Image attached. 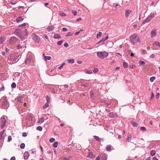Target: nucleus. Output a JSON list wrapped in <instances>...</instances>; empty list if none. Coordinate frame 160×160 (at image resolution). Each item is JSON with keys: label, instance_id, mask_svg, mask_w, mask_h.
I'll use <instances>...</instances> for the list:
<instances>
[{"label": "nucleus", "instance_id": "54", "mask_svg": "<svg viewBox=\"0 0 160 160\" xmlns=\"http://www.w3.org/2000/svg\"><path fill=\"white\" fill-rule=\"evenodd\" d=\"M83 85L84 86V87H87L89 85V84L88 83H85Z\"/></svg>", "mask_w": 160, "mask_h": 160}, {"label": "nucleus", "instance_id": "57", "mask_svg": "<svg viewBox=\"0 0 160 160\" xmlns=\"http://www.w3.org/2000/svg\"><path fill=\"white\" fill-rule=\"evenodd\" d=\"M62 30L63 32H66L67 31V29L66 28H62Z\"/></svg>", "mask_w": 160, "mask_h": 160}, {"label": "nucleus", "instance_id": "21", "mask_svg": "<svg viewBox=\"0 0 160 160\" xmlns=\"http://www.w3.org/2000/svg\"><path fill=\"white\" fill-rule=\"evenodd\" d=\"M153 46L154 47L158 46L159 47H160V43L159 42L156 41L153 44Z\"/></svg>", "mask_w": 160, "mask_h": 160}, {"label": "nucleus", "instance_id": "64", "mask_svg": "<svg viewBox=\"0 0 160 160\" xmlns=\"http://www.w3.org/2000/svg\"><path fill=\"white\" fill-rule=\"evenodd\" d=\"M152 160H158V159L155 157L153 158Z\"/></svg>", "mask_w": 160, "mask_h": 160}, {"label": "nucleus", "instance_id": "31", "mask_svg": "<svg viewBox=\"0 0 160 160\" xmlns=\"http://www.w3.org/2000/svg\"><path fill=\"white\" fill-rule=\"evenodd\" d=\"M111 149V147L109 145H108L106 147V150L108 151H109Z\"/></svg>", "mask_w": 160, "mask_h": 160}, {"label": "nucleus", "instance_id": "35", "mask_svg": "<svg viewBox=\"0 0 160 160\" xmlns=\"http://www.w3.org/2000/svg\"><path fill=\"white\" fill-rule=\"evenodd\" d=\"M37 129L39 131H41L42 130V128L41 126H39L37 127Z\"/></svg>", "mask_w": 160, "mask_h": 160}, {"label": "nucleus", "instance_id": "42", "mask_svg": "<svg viewBox=\"0 0 160 160\" xmlns=\"http://www.w3.org/2000/svg\"><path fill=\"white\" fill-rule=\"evenodd\" d=\"M55 141V138H51L49 139V141L50 142H52Z\"/></svg>", "mask_w": 160, "mask_h": 160}, {"label": "nucleus", "instance_id": "9", "mask_svg": "<svg viewBox=\"0 0 160 160\" xmlns=\"http://www.w3.org/2000/svg\"><path fill=\"white\" fill-rule=\"evenodd\" d=\"M32 58V56H29L27 58H26L25 62L26 64H28L30 62L31 59Z\"/></svg>", "mask_w": 160, "mask_h": 160}, {"label": "nucleus", "instance_id": "7", "mask_svg": "<svg viewBox=\"0 0 160 160\" xmlns=\"http://www.w3.org/2000/svg\"><path fill=\"white\" fill-rule=\"evenodd\" d=\"M17 41V38L15 37H11L9 40L11 44L15 43Z\"/></svg>", "mask_w": 160, "mask_h": 160}, {"label": "nucleus", "instance_id": "39", "mask_svg": "<svg viewBox=\"0 0 160 160\" xmlns=\"http://www.w3.org/2000/svg\"><path fill=\"white\" fill-rule=\"evenodd\" d=\"M139 63L140 65H142L143 64H145V62L142 61H140L139 62Z\"/></svg>", "mask_w": 160, "mask_h": 160}, {"label": "nucleus", "instance_id": "15", "mask_svg": "<svg viewBox=\"0 0 160 160\" xmlns=\"http://www.w3.org/2000/svg\"><path fill=\"white\" fill-rule=\"evenodd\" d=\"M45 120V119L43 117H42L41 118H39L38 121V122L39 123H42L44 122Z\"/></svg>", "mask_w": 160, "mask_h": 160}, {"label": "nucleus", "instance_id": "58", "mask_svg": "<svg viewBox=\"0 0 160 160\" xmlns=\"http://www.w3.org/2000/svg\"><path fill=\"white\" fill-rule=\"evenodd\" d=\"M102 160H106V156L105 155H102Z\"/></svg>", "mask_w": 160, "mask_h": 160}, {"label": "nucleus", "instance_id": "4", "mask_svg": "<svg viewBox=\"0 0 160 160\" xmlns=\"http://www.w3.org/2000/svg\"><path fill=\"white\" fill-rule=\"evenodd\" d=\"M2 100V107L3 108L6 109L8 106L7 99L6 97H3Z\"/></svg>", "mask_w": 160, "mask_h": 160}, {"label": "nucleus", "instance_id": "11", "mask_svg": "<svg viewBox=\"0 0 160 160\" xmlns=\"http://www.w3.org/2000/svg\"><path fill=\"white\" fill-rule=\"evenodd\" d=\"M21 31L19 29H17L16 30L14 31V33L16 35H17L18 36H19L20 38H21V37H20L21 36Z\"/></svg>", "mask_w": 160, "mask_h": 160}, {"label": "nucleus", "instance_id": "38", "mask_svg": "<svg viewBox=\"0 0 160 160\" xmlns=\"http://www.w3.org/2000/svg\"><path fill=\"white\" fill-rule=\"evenodd\" d=\"M23 34H25V36H27V35H28V31L27 30V29H25L24 30L23 32Z\"/></svg>", "mask_w": 160, "mask_h": 160}, {"label": "nucleus", "instance_id": "18", "mask_svg": "<svg viewBox=\"0 0 160 160\" xmlns=\"http://www.w3.org/2000/svg\"><path fill=\"white\" fill-rule=\"evenodd\" d=\"M23 19L22 17L20 16L18 17L16 19V21L17 22H20L23 21Z\"/></svg>", "mask_w": 160, "mask_h": 160}, {"label": "nucleus", "instance_id": "46", "mask_svg": "<svg viewBox=\"0 0 160 160\" xmlns=\"http://www.w3.org/2000/svg\"><path fill=\"white\" fill-rule=\"evenodd\" d=\"M108 38V35H107V36L105 38H103L102 39V41H103V42L107 40Z\"/></svg>", "mask_w": 160, "mask_h": 160}, {"label": "nucleus", "instance_id": "60", "mask_svg": "<svg viewBox=\"0 0 160 160\" xmlns=\"http://www.w3.org/2000/svg\"><path fill=\"white\" fill-rule=\"evenodd\" d=\"M82 20V18H77L76 20L77 22H79Z\"/></svg>", "mask_w": 160, "mask_h": 160}, {"label": "nucleus", "instance_id": "16", "mask_svg": "<svg viewBox=\"0 0 160 160\" xmlns=\"http://www.w3.org/2000/svg\"><path fill=\"white\" fill-rule=\"evenodd\" d=\"M94 137L95 139L96 140H97V141H98V142H101V141H103V138H100L98 137L97 136H94Z\"/></svg>", "mask_w": 160, "mask_h": 160}, {"label": "nucleus", "instance_id": "12", "mask_svg": "<svg viewBox=\"0 0 160 160\" xmlns=\"http://www.w3.org/2000/svg\"><path fill=\"white\" fill-rule=\"evenodd\" d=\"M132 12L130 10H126L125 11V16L126 18H128L130 13Z\"/></svg>", "mask_w": 160, "mask_h": 160}, {"label": "nucleus", "instance_id": "32", "mask_svg": "<svg viewBox=\"0 0 160 160\" xmlns=\"http://www.w3.org/2000/svg\"><path fill=\"white\" fill-rule=\"evenodd\" d=\"M155 77H152L150 78V80L151 82H153L155 80Z\"/></svg>", "mask_w": 160, "mask_h": 160}, {"label": "nucleus", "instance_id": "52", "mask_svg": "<svg viewBox=\"0 0 160 160\" xmlns=\"http://www.w3.org/2000/svg\"><path fill=\"white\" fill-rule=\"evenodd\" d=\"M72 13L74 15H76L77 13V12L76 11H72Z\"/></svg>", "mask_w": 160, "mask_h": 160}, {"label": "nucleus", "instance_id": "45", "mask_svg": "<svg viewBox=\"0 0 160 160\" xmlns=\"http://www.w3.org/2000/svg\"><path fill=\"white\" fill-rule=\"evenodd\" d=\"M116 55L118 56V57L119 58H121L122 57V55L119 53H116Z\"/></svg>", "mask_w": 160, "mask_h": 160}, {"label": "nucleus", "instance_id": "5", "mask_svg": "<svg viewBox=\"0 0 160 160\" xmlns=\"http://www.w3.org/2000/svg\"><path fill=\"white\" fill-rule=\"evenodd\" d=\"M6 121L4 118H1L0 122H1L0 125L2 129L5 126Z\"/></svg>", "mask_w": 160, "mask_h": 160}, {"label": "nucleus", "instance_id": "40", "mask_svg": "<svg viewBox=\"0 0 160 160\" xmlns=\"http://www.w3.org/2000/svg\"><path fill=\"white\" fill-rule=\"evenodd\" d=\"M48 106V102L46 103L43 106V108L44 109H45Z\"/></svg>", "mask_w": 160, "mask_h": 160}, {"label": "nucleus", "instance_id": "41", "mask_svg": "<svg viewBox=\"0 0 160 160\" xmlns=\"http://www.w3.org/2000/svg\"><path fill=\"white\" fill-rule=\"evenodd\" d=\"M98 71V68H94V69L93 70V71L94 73H96Z\"/></svg>", "mask_w": 160, "mask_h": 160}, {"label": "nucleus", "instance_id": "24", "mask_svg": "<svg viewBox=\"0 0 160 160\" xmlns=\"http://www.w3.org/2000/svg\"><path fill=\"white\" fill-rule=\"evenodd\" d=\"M23 100V98L22 97H20L18 98V101L20 103L22 102Z\"/></svg>", "mask_w": 160, "mask_h": 160}, {"label": "nucleus", "instance_id": "26", "mask_svg": "<svg viewBox=\"0 0 160 160\" xmlns=\"http://www.w3.org/2000/svg\"><path fill=\"white\" fill-rule=\"evenodd\" d=\"M84 72L88 74H91L92 73V71L91 70H90L88 71V70H85Z\"/></svg>", "mask_w": 160, "mask_h": 160}, {"label": "nucleus", "instance_id": "30", "mask_svg": "<svg viewBox=\"0 0 160 160\" xmlns=\"http://www.w3.org/2000/svg\"><path fill=\"white\" fill-rule=\"evenodd\" d=\"M155 150H152L150 152L151 155L152 156H154L155 154Z\"/></svg>", "mask_w": 160, "mask_h": 160}, {"label": "nucleus", "instance_id": "17", "mask_svg": "<svg viewBox=\"0 0 160 160\" xmlns=\"http://www.w3.org/2000/svg\"><path fill=\"white\" fill-rule=\"evenodd\" d=\"M151 37L152 38H153L156 35V33L155 30H153L151 31Z\"/></svg>", "mask_w": 160, "mask_h": 160}, {"label": "nucleus", "instance_id": "19", "mask_svg": "<svg viewBox=\"0 0 160 160\" xmlns=\"http://www.w3.org/2000/svg\"><path fill=\"white\" fill-rule=\"evenodd\" d=\"M132 138V136L130 134H128L127 137L126 139V140L128 142H130Z\"/></svg>", "mask_w": 160, "mask_h": 160}, {"label": "nucleus", "instance_id": "44", "mask_svg": "<svg viewBox=\"0 0 160 160\" xmlns=\"http://www.w3.org/2000/svg\"><path fill=\"white\" fill-rule=\"evenodd\" d=\"M12 139V138L11 136H9L8 137V142H10Z\"/></svg>", "mask_w": 160, "mask_h": 160}, {"label": "nucleus", "instance_id": "27", "mask_svg": "<svg viewBox=\"0 0 160 160\" xmlns=\"http://www.w3.org/2000/svg\"><path fill=\"white\" fill-rule=\"evenodd\" d=\"M68 62L69 63L73 64L74 62V60L73 59H70L68 60Z\"/></svg>", "mask_w": 160, "mask_h": 160}, {"label": "nucleus", "instance_id": "51", "mask_svg": "<svg viewBox=\"0 0 160 160\" xmlns=\"http://www.w3.org/2000/svg\"><path fill=\"white\" fill-rule=\"evenodd\" d=\"M22 136L23 137H26L27 136V134L26 132H24L22 133Z\"/></svg>", "mask_w": 160, "mask_h": 160}, {"label": "nucleus", "instance_id": "10", "mask_svg": "<svg viewBox=\"0 0 160 160\" xmlns=\"http://www.w3.org/2000/svg\"><path fill=\"white\" fill-rule=\"evenodd\" d=\"M29 156V154L28 152H25L23 155V158L24 159H27L28 158Z\"/></svg>", "mask_w": 160, "mask_h": 160}, {"label": "nucleus", "instance_id": "62", "mask_svg": "<svg viewBox=\"0 0 160 160\" xmlns=\"http://www.w3.org/2000/svg\"><path fill=\"white\" fill-rule=\"evenodd\" d=\"M10 160H16V158L15 157H11V158L10 159Z\"/></svg>", "mask_w": 160, "mask_h": 160}, {"label": "nucleus", "instance_id": "29", "mask_svg": "<svg viewBox=\"0 0 160 160\" xmlns=\"http://www.w3.org/2000/svg\"><path fill=\"white\" fill-rule=\"evenodd\" d=\"M73 34V33L72 32H68L67 34L65 37L71 36Z\"/></svg>", "mask_w": 160, "mask_h": 160}, {"label": "nucleus", "instance_id": "22", "mask_svg": "<svg viewBox=\"0 0 160 160\" xmlns=\"http://www.w3.org/2000/svg\"><path fill=\"white\" fill-rule=\"evenodd\" d=\"M61 37V35L58 34H54V38L56 39L60 38Z\"/></svg>", "mask_w": 160, "mask_h": 160}, {"label": "nucleus", "instance_id": "48", "mask_svg": "<svg viewBox=\"0 0 160 160\" xmlns=\"http://www.w3.org/2000/svg\"><path fill=\"white\" fill-rule=\"evenodd\" d=\"M3 42V40L2 37H1L0 38V44L2 43Z\"/></svg>", "mask_w": 160, "mask_h": 160}, {"label": "nucleus", "instance_id": "61", "mask_svg": "<svg viewBox=\"0 0 160 160\" xmlns=\"http://www.w3.org/2000/svg\"><path fill=\"white\" fill-rule=\"evenodd\" d=\"M105 102V99H103L101 100V102L102 103H104Z\"/></svg>", "mask_w": 160, "mask_h": 160}, {"label": "nucleus", "instance_id": "59", "mask_svg": "<svg viewBox=\"0 0 160 160\" xmlns=\"http://www.w3.org/2000/svg\"><path fill=\"white\" fill-rule=\"evenodd\" d=\"M155 57V55L154 54H151L150 56V58H153Z\"/></svg>", "mask_w": 160, "mask_h": 160}, {"label": "nucleus", "instance_id": "49", "mask_svg": "<svg viewBox=\"0 0 160 160\" xmlns=\"http://www.w3.org/2000/svg\"><path fill=\"white\" fill-rule=\"evenodd\" d=\"M140 129L143 131H145L146 130L145 128L144 127H141L140 128Z\"/></svg>", "mask_w": 160, "mask_h": 160}, {"label": "nucleus", "instance_id": "20", "mask_svg": "<svg viewBox=\"0 0 160 160\" xmlns=\"http://www.w3.org/2000/svg\"><path fill=\"white\" fill-rule=\"evenodd\" d=\"M131 122L132 125L134 127H137L138 126V124L133 121H131Z\"/></svg>", "mask_w": 160, "mask_h": 160}, {"label": "nucleus", "instance_id": "14", "mask_svg": "<svg viewBox=\"0 0 160 160\" xmlns=\"http://www.w3.org/2000/svg\"><path fill=\"white\" fill-rule=\"evenodd\" d=\"M87 157L90 158H94L95 156L93 154L92 152H90L89 153Z\"/></svg>", "mask_w": 160, "mask_h": 160}, {"label": "nucleus", "instance_id": "53", "mask_svg": "<svg viewBox=\"0 0 160 160\" xmlns=\"http://www.w3.org/2000/svg\"><path fill=\"white\" fill-rule=\"evenodd\" d=\"M64 46L65 47H67L69 46V45L67 43H66L64 44Z\"/></svg>", "mask_w": 160, "mask_h": 160}, {"label": "nucleus", "instance_id": "13", "mask_svg": "<svg viewBox=\"0 0 160 160\" xmlns=\"http://www.w3.org/2000/svg\"><path fill=\"white\" fill-rule=\"evenodd\" d=\"M43 59L46 61H47V60H50L51 58L50 56H45L44 53L43 54Z\"/></svg>", "mask_w": 160, "mask_h": 160}, {"label": "nucleus", "instance_id": "63", "mask_svg": "<svg viewBox=\"0 0 160 160\" xmlns=\"http://www.w3.org/2000/svg\"><path fill=\"white\" fill-rule=\"evenodd\" d=\"M109 116L110 117H113L114 116H113V113H111L109 114Z\"/></svg>", "mask_w": 160, "mask_h": 160}, {"label": "nucleus", "instance_id": "1", "mask_svg": "<svg viewBox=\"0 0 160 160\" xmlns=\"http://www.w3.org/2000/svg\"><path fill=\"white\" fill-rule=\"evenodd\" d=\"M139 40L138 35L136 33L132 34L130 37V41L133 43H137L139 41Z\"/></svg>", "mask_w": 160, "mask_h": 160}, {"label": "nucleus", "instance_id": "33", "mask_svg": "<svg viewBox=\"0 0 160 160\" xmlns=\"http://www.w3.org/2000/svg\"><path fill=\"white\" fill-rule=\"evenodd\" d=\"M123 67L124 68H127L128 67V63L126 62H123Z\"/></svg>", "mask_w": 160, "mask_h": 160}, {"label": "nucleus", "instance_id": "43", "mask_svg": "<svg viewBox=\"0 0 160 160\" xmlns=\"http://www.w3.org/2000/svg\"><path fill=\"white\" fill-rule=\"evenodd\" d=\"M63 42V41L62 40H61L60 41H59L57 42V44L59 45H60L62 44V43Z\"/></svg>", "mask_w": 160, "mask_h": 160}, {"label": "nucleus", "instance_id": "55", "mask_svg": "<svg viewBox=\"0 0 160 160\" xmlns=\"http://www.w3.org/2000/svg\"><path fill=\"white\" fill-rule=\"evenodd\" d=\"M22 48V47L20 45H18L17 46V48L18 49H21Z\"/></svg>", "mask_w": 160, "mask_h": 160}, {"label": "nucleus", "instance_id": "50", "mask_svg": "<svg viewBox=\"0 0 160 160\" xmlns=\"http://www.w3.org/2000/svg\"><path fill=\"white\" fill-rule=\"evenodd\" d=\"M160 94L159 92L157 93L156 95V98L157 99H158L159 97Z\"/></svg>", "mask_w": 160, "mask_h": 160}, {"label": "nucleus", "instance_id": "47", "mask_svg": "<svg viewBox=\"0 0 160 160\" xmlns=\"http://www.w3.org/2000/svg\"><path fill=\"white\" fill-rule=\"evenodd\" d=\"M154 97V95L152 92H151V97L150 98L151 100H152Z\"/></svg>", "mask_w": 160, "mask_h": 160}, {"label": "nucleus", "instance_id": "23", "mask_svg": "<svg viewBox=\"0 0 160 160\" xmlns=\"http://www.w3.org/2000/svg\"><path fill=\"white\" fill-rule=\"evenodd\" d=\"M54 27L52 26L48 27L47 28V30L48 32H50L53 30Z\"/></svg>", "mask_w": 160, "mask_h": 160}, {"label": "nucleus", "instance_id": "37", "mask_svg": "<svg viewBox=\"0 0 160 160\" xmlns=\"http://www.w3.org/2000/svg\"><path fill=\"white\" fill-rule=\"evenodd\" d=\"M16 86V85L15 82H13L11 84V87L12 88H14Z\"/></svg>", "mask_w": 160, "mask_h": 160}, {"label": "nucleus", "instance_id": "3", "mask_svg": "<svg viewBox=\"0 0 160 160\" xmlns=\"http://www.w3.org/2000/svg\"><path fill=\"white\" fill-rule=\"evenodd\" d=\"M156 14V13H151L148 16V18H147L146 19L144 20L143 22V24H144L148 22L151 20L152 18L154 17L155 15Z\"/></svg>", "mask_w": 160, "mask_h": 160}, {"label": "nucleus", "instance_id": "2", "mask_svg": "<svg viewBox=\"0 0 160 160\" xmlns=\"http://www.w3.org/2000/svg\"><path fill=\"white\" fill-rule=\"evenodd\" d=\"M108 52L106 51L98 52H97V56L101 59L107 57L108 56Z\"/></svg>", "mask_w": 160, "mask_h": 160}, {"label": "nucleus", "instance_id": "25", "mask_svg": "<svg viewBox=\"0 0 160 160\" xmlns=\"http://www.w3.org/2000/svg\"><path fill=\"white\" fill-rule=\"evenodd\" d=\"M59 15L61 17H63L66 16V14L62 11H60L59 12Z\"/></svg>", "mask_w": 160, "mask_h": 160}, {"label": "nucleus", "instance_id": "56", "mask_svg": "<svg viewBox=\"0 0 160 160\" xmlns=\"http://www.w3.org/2000/svg\"><path fill=\"white\" fill-rule=\"evenodd\" d=\"M50 100V98L48 96H47V101L48 102H49Z\"/></svg>", "mask_w": 160, "mask_h": 160}, {"label": "nucleus", "instance_id": "28", "mask_svg": "<svg viewBox=\"0 0 160 160\" xmlns=\"http://www.w3.org/2000/svg\"><path fill=\"white\" fill-rule=\"evenodd\" d=\"M58 142L57 141H56L54 142L53 143V146L55 148H56L57 147L58 145Z\"/></svg>", "mask_w": 160, "mask_h": 160}, {"label": "nucleus", "instance_id": "36", "mask_svg": "<svg viewBox=\"0 0 160 160\" xmlns=\"http://www.w3.org/2000/svg\"><path fill=\"white\" fill-rule=\"evenodd\" d=\"M25 147V145L24 143H22L21 144L20 147L21 149H23Z\"/></svg>", "mask_w": 160, "mask_h": 160}, {"label": "nucleus", "instance_id": "6", "mask_svg": "<svg viewBox=\"0 0 160 160\" xmlns=\"http://www.w3.org/2000/svg\"><path fill=\"white\" fill-rule=\"evenodd\" d=\"M32 37L33 40L36 42L38 43L40 41V38L38 36L33 33L32 34Z\"/></svg>", "mask_w": 160, "mask_h": 160}, {"label": "nucleus", "instance_id": "34", "mask_svg": "<svg viewBox=\"0 0 160 160\" xmlns=\"http://www.w3.org/2000/svg\"><path fill=\"white\" fill-rule=\"evenodd\" d=\"M102 34V32H99L97 34V38H99L100 37Z\"/></svg>", "mask_w": 160, "mask_h": 160}, {"label": "nucleus", "instance_id": "8", "mask_svg": "<svg viewBox=\"0 0 160 160\" xmlns=\"http://www.w3.org/2000/svg\"><path fill=\"white\" fill-rule=\"evenodd\" d=\"M5 131V130H3L0 132V138L1 140H3L5 138V134L4 133V132Z\"/></svg>", "mask_w": 160, "mask_h": 160}]
</instances>
